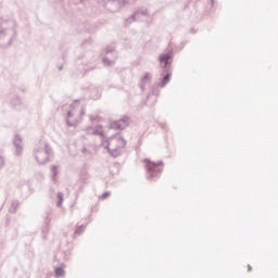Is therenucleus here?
<instances>
[{
	"label": "nucleus",
	"mask_w": 278,
	"mask_h": 278,
	"mask_svg": "<svg viewBox=\"0 0 278 278\" xmlns=\"http://www.w3.org/2000/svg\"><path fill=\"white\" fill-rule=\"evenodd\" d=\"M111 127L113 129H125V127H129V117H123L117 122H113Z\"/></svg>",
	"instance_id": "1"
},
{
	"label": "nucleus",
	"mask_w": 278,
	"mask_h": 278,
	"mask_svg": "<svg viewBox=\"0 0 278 278\" xmlns=\"http://www.w3.org/2000/svg\"><path fill=\"white\" fill-rule=\"evenodd\" d=\"M159 60H160L161 64H164V66H168V64L170 63V55L161 54Z\"/></svg>",
	"instance_id": "2"
},
{
	"label": "nucleus",
	"mask_w": 278,
	"mask_h": 278,
	"mask_svg": "<svg viewBox=\"0 0 278 278\" xmlns=\"http://www.w3.org/2000/svg\"><path fill=\"white\" fill-rule=\"evenodd\" d=\"M55 275H56V277H64V269L56 268L55 269Z\"/></svg>",
	"instance_id": "3"
},
{
	"label": "nucleus",
	"mask_w": 278,
	"mask_h": 278,
	"mask_svg": "<svg viewBox=\"0 0 278 278\" xmlns=\"http://www.w3.org/2000/svg\"><path fill=\"white\" fill-rule=\"evenodd\" d=\"M168 81H170V74H167V75L164 77V85L168 84Z\"/></svg>",
	"instance_id": "4"
},
{
	"label": "nucleus",
	"mask_w": 278,
	"mask_h": 278,
	"mask_svg": "<svg viewBox=\"0 0 278 278\" xmlns=\"http://www.w3.org/2000/svg\"><path fill=\"white\" fill-rule=\"evenodd\" d=\"M58 199H59V201H60V202H59V206H60V205H62V201H63L62 194H58Z\"/></svg>",
	"instance_id": "5"
},
{
	"label": "nucleus",
	"mask_w": 278,
	"mask_h": 278,
	"mask_svg": "<svg viewBox=\"0 0 278 278\" xmlns=\"http://www.w3.org/2000/svg\"><path fill=\"white\" fill-rule=\"evenodd\" d=\"M148 166H149V168H155V164H153V163H149Z\"/></svg>",
	"instance_id": "6"
},
{
	"label": "nucleus",
	"mask_w": 278,
	"mask_h": 278,
	"mask_svg": "<svg viewBox=\"0 0 278 278\" xmlns=\"http://www.w3.org/2000/svg\"><path fill=\"white\" fill-rule=\"evenodd\" d=\"M108 197H110V193H104V194L102 195V199H108Z\"/></svg>",
	"instance_id": "7"
},
{
	"label": "nucleus",
	"mask_w": 278,
	"mask_h": 278,
	"mask_svg": "<svg viewBox=\"0 0 278 278\" xmlns=\"http://www.w3.org/2000/svg\"><path fill=\"white\" fill-rule=\"evenodd\" d=\"M248 270L249 271L253 270V267H251V265H248Z\"/></svg>",
	"instance_id": "8"
},
{
	"label": "nucleus",
	"mask_w": 278,
	"mask_h": 278,
	"mask_svg": "<svg viewBox=\"0 0 278 278\" xmlns=\"http://www.w3.org/2000/svg\"><path fill=\"white\" fill-rule=\"evenodd\" d=\"M0 162H1V164H3V161H2V160H0Z\"/></svg>",
	"instance_id": "9"
}]
</instances>
